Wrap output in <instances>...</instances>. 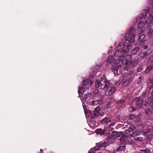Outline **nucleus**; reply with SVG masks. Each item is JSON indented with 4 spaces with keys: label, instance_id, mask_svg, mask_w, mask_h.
<instances>
[{
    "label": "nucleus",
    "instance_id": "nucleus-40",
    "mask_svg": "<svg viewBox=\"0 0 153 153\" xmlns=\"http://www.w3.org/2000/svg\"><path fill=\"white\" fill-rule=\"evenodd\" d=\"M93 78V75H91L90 76H89V79H90L91 80H92V78Z\"/></svg>",
    "mask_w": 153,
    "mask_h": 153
},
{
    "label": "nucleus",
    "instance_id": "nucleus-14",
    "mask_svg": "<svg viewBox=\"0 0 153 153\" xmlns=\"http://www.w3.org/2000/svg\"><path fill=\"white\" fill-rule=\"evenodd\" d=\"M105 130L104 129L103 131L101 128L97 129L96 130V132L98 134H100L102 135L104 134V132L105 131Z\"/></svg>",
    "mask_w": 153,
    "mask_h": 153
},
{
    "label": "nucleus",
    "instance_id": "nucleus-8",
    "mask_svg": "<svg viewBox=\"0 0 153 153\" xmlns=\"http://www.w3.org/2000/svg\"><path fill=\"white\" fill-rule=\"evenodd\" d=\"M111 116L109 115H108L106 117L102 120L101 122L103 123H105L111 122Z\"/></svg>",
    "mask_w": 153,
    "mask_h": 153
},
{
    "label": "nucleus",
    "instance_id": "nucleus-10",
    "mask_svg": "<svg viewBox=\"0 0 153 153\" xmlns=\"http://www.w3.org/2000/svg\"><path fill=\"white\" fill-rule=\"evenodd\" d=\"M145 23L149 27L153 26V19L150 18L145 21Z\"/></svg>",
    "mask_w": 153,
    "mask_h": 153
},
{
    "label": "nucleus",
    "instance_id": "nucleus-41",
    "mask_svg": "<svg viewBox=\"0 0 153 153\" xmlns=\"http://www.w3.org/2000/svg\"><path fill=\"white\" fill-rule=\"evenodd\" d=\"M148 68L149 71L152 69V66H150L149 67H148Z\"/></svg>",
    "mask_w": 153,
    "mask_h": 153
},
{
    "label": "nucleus",
    "instance_id": "nucleus-39",
    "mask_svg": "<svg viewBox=\"0 0 153 153\" xmlns=\"http://www.w3.org/2000/svg\"><path fill=\"white\" fill-rule=\"evenodd\" d=\"M115 125V123L114 122V123H111V124L110 125H109V126H114Z\"/></svg>",
    "mask_w": 153,
    "mask_h": 153
},
{
    "label": "nucleus",
    "instance_id": "nucleus-35",
    "mask_svg": "<svg viewBox=\"0 0 153 153\" xmlns=\"http://www.w3.org/2000/svg\"><path fill=\"white\" fill-rule=\"evenodd\" d=\"M129 109V110L131 111H134L135 109V108L134 107H130Z\"/></svg>",
    "mask_w": 153,
    "mask_h": 153
},
{
    "label": "nucleus",
    "instance_id": "nucleus-30",
    "mask_svg": "<svg viewBox=\"0 0 153 153\" xmlns=\"http://www.w3.org/2000/svg\"><path fill=\"white\" fill-rule=\"evenodd\" d=\"M129 128L131 129V130L134 131L135 129V127L133 125H130L129 127Z\"/></svg>",
    "mask_w": 153,
    "mask_h": 153
},
{
    "label": "nucleus",
    "instance_id": "nucleus-25",
    "mask_svg": "<svg viewBox=\"0 0 153 153\" xmlns=\"http://www.w3.org/2000/svg\"><path fill=\"white\" fill-rule=\"evenodd\" d=\"M126 143H127V142H128L129 143V144H131L132 143L131 142V138L128 136H127V135H126Z\"/></svg>",
    "mask_w": 153,
    "mask_h": 153
},
{
    "label": "nucleus",
    "instance_id": "nucleus-24",
    "mask_svg": "<svg viewBox=\"0 0 153 153\" xmlns=\"http://www.w3.org/2000/svg\"><path fill=\"white\" fill-rule=\"evenodd\" d=\"M134 139L135 140L137 141L143 142L144 141V140H143V137H141L134 138Z\"/></svg>",
    "mask_w": 153,
    "mask_h": 153
},
{
    "label": "nucleus",
    "instance_id": "nucleus-27",
    "mask_svg": "<svg viewBox=\"0 0 153 153\" xmlns=\"http://www.w3.org/2000/svg\"><path fill=\"white\" fill-rule=\"evenodd\" d=\"M131 68V67H130V65H129V63H128V65L124 68V70L128 71Z\"/></svg>",
    "mask_w": 153,
    "mask_h": 153
},
{
    "label": "nucleus",
    "instance_id": "nucleus-42",
    "mask_svg": "<svg viewBox=\"0 0 153 153\" xmlns=\"http://www.w3.org/2000/svg\"><path fill=\"white\" fill-rule=\"evenodd\" d=\"M124 102V101L122 100V101H121L118 102V103L119 104H120V103H123Z\"/></svg>",
    "mask_w": 153,
    "mask_h": 153
},
{
    "label": "nucleus",
    "instance_id": "nucleus-18",
    "mask_svg": "<svg viewBox=\"0 0 153 153\" xmlns=\"http://www.w3.org/2000/svg\"><path fill=\"white\" fill-rule=\"evenodd\" d=\"M139 55L142 58H143L148 56V53L147 52H141L139 53Z\"/></svg>",
    "mask_w": 153,
    "mask_h": 153
},
{
    "label": "nucleus",
    "instance_id": "nucleus-16",
    "mask_svg": "<svg viewBox=\"0 0 153 153\" xmlns=\"http://www.w3.org/2000/svg\"><path fill=\"white\" fill-rule=\"evenodd\" d=\"M91 95V93L90 92H88L87 93L84 94L83 100L85 101L86 99L88 98Z\"/></svg>",
    "mask_w": 153,
    "mask_h": 153
},
{
    "label": "nucleus",
    "instance_id": "nucleus-22",
    "mask_svg": "<svg viewBox=\"0 0 153 153\" xmlns=\"http://www.w3.org/2000/svg\"><path fill=\"white\" fill-rule=\"evenodd\" d=\"M145 37V35L143 34L141 35L140 36H139L138 38L137 39V41L140 42V41L144 39Z\"/></svg>",
    "mask_w": 153,
    "mask_h": 153
},
{
    "label": "nucleus",
    "instance_id": "nucleus-31",
    "mask_svg": "<svg viewBox=\"0 0 153 153\" xmlns=\"http://www.w3.org/2000/svg\"><path fill=\"white\" fill-rule=\"evenodd\" d=\"M153 30H149L147 33V35L148 36L150 35L153 33Z\"/></svg>",
    "mask_w": 153,
    "mask_h": 153
},
{
    "label": "nucleus",
    "instance_id": "nucleus-5",
    "mask_svg": "<svg viewBox=\"0 0 153 153\" xmlns=\"http://www.w3.org/2000/svg\"><path fill=\"white\" fill-rule=\"evenodd\" d=\"M133 101L134 102H136V104L137 105V108H140L142 106V103L143 100L140 99V97H138L135 98Z\"/></svg>",
    "mask_w": 153,
    "mask_h": 153
},
{
    "label": "nucleus",
    "instance_id": "nucleus-3",
    "mask_svg": "<svg viewBox=\"0 0 153 153\" xmlns=\"http://www.w3.org/2000/svg\"><path fill=\"white\" fill-rule=\"evenodd\" d=\"M104 86L103 88V90L106 91V95L108 96L111 95L116 90L115 87L111 86L108 81H104Z\"/></svg>",
    "mask_w": 153,
    "mask_h": 153
},
{
    "label": "nucleus",
    "instance_id": "nucleus-1",
    "mask_svg": "<svg viewBox=\"0 0 153 153\" xmlns=\"http://www.w3.org/2000/svg\"><path fill=\"white\" fill-rule=\"evenodd\" d=\"M135 31V27L133 26L131 27L128 30V32L126 35V38H129L132 35V36L130 38V39H126L125 41L124 42V44L125 45L127 46L126 48V51H125L123 50V48H121V50L119 49V50H116L115 53V55L116 56H118L119 55H117L118 52H122L123 53H128L129 52V50L131 49V46L130 45H126V42H129L131 43L133 42L134 41H136L137 39V38H136V37L135 36V34H134V32Z\"/></svg>",
    "mask_w": 153,
    "mask_h": 153
},
{
    "label": "nucleus",
    "instance_id": "nucleus-12",
    "mask_svg": "<svg viewBox=\"0 0 153 153\" xmlns=\"http://www.w3.org/2000/svg\"><path fill=\"white\" fill-rule=\"evenodd\" d=\"M100 102V101L98 100H93L89 102L90 105H93V106H96L97 105H98Z\"/></svg>",
    "mask_w": 153,
    "mask_h": 153
},
{
    "label": "nucleus",
    "instance_id": "nucleus-29",
    "mask_svg": "<svg viewBox=\"0 0 153 153\" xmlns=\"http://www.w3.org/2000/svg\"><path fill=\"white\" fill-rule=\"evenodd\" d=\"M151 110L149 108H147L145 110V112L146 114H148L151 113Z\"/></svg>",
    "mask_w": 153,
    "mask_h": 153
},
{
    "label": "nucleus",
    "instance_id": "nucleus-17",
    "mask_svg": "<svg viewBox=\"0 0 153 153\" xmlns=\"http://www.w3.org/2000/svg\"><path fill=\"white\" fill-rule=\"evenodd\" d=\"M144 132V131H143V130H142V131L140 130V132H132L131 133V134H129V135L131 137H134L136 136H137V135L138 134H139L140 132Z\"/></svg>",
    "mask_w": 153,
    "mask_h": 153
},
{
    "label": "nucleus",
    "instance_id": "nucleus-11",
    "mask_svg": "<svg viewBox=\"0 0 153 153\" xmlns=\"http://www.w3.org/2000/svg\"><path fill=\"white\" fill-rule=\"evenodd\" d=\"M99 108L97 107L91 114V115L93 114L94 116H98L99 115Z\"/></svg>",
    "mask_w": 153,
    "mask_h": 153
},
{
    "label": "nucleus",
    "instance_id": "nucleus-44",
    "mask_svg": "<svg viewBox=\"0 0 153 153\" xmlns=\"http://www.w3.org/2000/svg\"><path fill=\"white\" fill-rule=\"evenodd\" d=\"M148 46L147 45H145L143 47V48L144 49H145L148 48Z\"/></svg>",
    "mask_w": 153,
    "mask_h": 153
},
{
    "label": "nucleus",
    "instance_id": "nucleus-45",
    "mask_svg": "<svg viewBox=\"0 0 153 153\" xmlns=\"http://www.w3.org/2000/svg\"><path fill=\"white\" fill-rule=\"evenodd\" d=\"M117 119L118 120H120L121 119V117L120 116H118L117 117Z\"/></svg>",
    "mask_w": 153,
    "mask_h": 153
},
{
    "label": "nucleus",
    "instance_id": "nucleus-4",
    "mask_svg": "<svg viewBox=\"0 0 153 153\" xmlns=\"http://www.w3.org/2000/svg\"><path fill=\"white\" fill-rule=\"evenodd\" d=\"M132 79V77L131 75L129 74L127 75V76H126L123 78V85H126L128 84V83L131 81Z\"/></svg>",
    "mask_w": 153,
    "mask_h": 153
},
{
    "label": "nucleus",
    "instance_id": "nucleus-6",
    "mask_svg": "<svg viewBox=\"0 0 153 153\" xmlns=\"http://www.w3.org/2000/svg\"><path fill=\"white\" fill-rule=\"evenodd\" d=\"M126 134H123L122 136V137L119 139V144L120 145H125L127 143L126 140Z\"/></svg>",
    "mask_w": 153,
    "mask_h": 153
},
{
    "label": "nucleus",
    "instance_id": "nucleus-7",
    "mask_svg": "<svg viewBox=\"0 0 153 153\" xmlns=\"http://www.w3.org/2000/svg\"><path fill=\"white\" fill-rule=\"evenodd\" d=\"M105 146V143L104 142L98 143L96 144V146L93 149V150L94 151H97L100 148Z\"/></svg>",
    "mask_w": 153,
    "mask_h": 153
},
{
    "label": "nucleus",
    "instance_id": "nucleus-36",
    "mask_svg": "<svg viewBox=\"0 0 153 153\" xmlns=\"http://www.w3.org/2000/svg\"><path fill=\"white\" fill-rule=\"evenodd\" d=\"M120 62V60L119 59H117L115 61V63L116 64H117Z\"/></svg>",
    "mask_w": 153,
    "mask_h": 153
},
{
    "label": "nucleus",
    "instance_id": "nucleus-34",
    "mask_svg": "<svg viewBox=\"0 0 153 153\" xmlns=\"http://www.w3.org/2000/svg\"><path fill=\"white\" fill-rule=\"evenodd\" d=\"M99 115H100V116H102L103 115V112H102V110H100L99 108Z\"/></svg>",
    "mask_w": 153,
    "mask_h": 153
},
{
    "label": "nucleus",
    "instance_id": "nucleus-32",
    "mask_svg": "<svg viewBox=\"0 0 153 153\" xmlns=\"http://www.w3.org/2000/svg\"><path fill=\"white\" fill-rule=\"evenodd\" d=\"M143 67L142 66H140L137 69V71L138 72H139L142 71L143 69Z\"/></svg>",
    "mask_w": 153,
    "mask_h": 153
},
{
    "label": "nucleus",
    "instance_id": "nucleus-37",
    "mask_svg": "<svg viewBox=\"0 0 153 153\" xmlns=\"http://www.w3.org/2000/svg\"><path fill=\"white\" fill-rule=\"evenodd\" d=\"M130 118L131 119H132L135 117V116L132 114H131L129 116Z\"/></svg>",
    "mask_w": 153,
    "mask_h": 153
},
{
    "label": "nucleus",
    "instance_id": "nucleus-9",
    "mask_svg": "<svg viewBox=\"0 0 153 153\" xmlns=\"http://www.w3.org/2000/svg\"><path fill=\"white\" fill-rule=\"evenodd\" d=\"M138 62V60L137 59H135L131 60L128 62L129 65H130V67H133L135 64H137Z\"/></svg>",
    "mask_w": 153,
    "mask_h": 153
},
{
    "label": "nucleus",
    "instance_id": "nucleus-21",
    "mask_svg": "<svg viewBox=\"0 0 153 153\" xmlns=\"http://www.w3.org/2000/svg\"><path fill=\"white\" fill-rule=\"evenodd\" d=\"M126 148V147L125 146H120L119 147H118L116 151H121L123 150H124Z\"/></svg>",
    "mask_w": 153,
    "mask_h": 153
},
{
    "label": "nucleus",
    "instance_id": "nucleus-26",
    "mask_svg": "<svg viewBox=\"0 0 153 153\" xmlns=\"http://www.w3.org/2000/svg\"><path fill=\"white\" fill-rule=\"evenodd\" d=\"M121 66L120 65H118L114 69V72L115 74H117L118 73V70L120 69Z\"/></svg>",
    "mask_w": 153,
    "mask_h": 153
},
{
    "label": "nucleus",
    "instance_id": "nucleus-49",
    "mask_svg": "<svg viewBox=\"0 0 153 153\" xmlns=\"http://www.w3.org/2000/svg\"><path fill=\"white\" fill-rule=\"evenodd\" d=\"M152 81H153V79L152 80Z\"/></svg>",
    "mask_w": 153,
    "mask_h": 153
},
{
    "label": "nucleus",
    "instance_id": "nucleus-19",
    "mask_svg": "<svg viewBox=\"0 0 153 153\" xmlns=\"http://www.w3.org/2000/svg\"><path fill=\"white\" fill-rule=\"evenodd\" d=\"M144 26V23L142 21H140L138 23V27L139 28H141L143 27Z\"/></svg>",
    "mask_w": 153,
    "mask_h": 153
},
{
    "label": "nucleus",
    "instance_id": "nucleus-23",
    "mask_svg": "<svg viewBox=\"0 0 153 153\" xmlns=\"http://www.w3.org/2000/svg\"><path fill=\"white\" fill-rule=\"evenodd\" d=\"M140 151L143 152V153H150V151L149 149H145L140 150Z\"/></svg>",
    "mask_w": 153,
    "mask_h": 153
},
{
    "label": "nucleus",
    "instance_id": "nucleus-46",
    "mask_svg": "<svg viewBox=\"0 0 153 153\" xmlns=\"http://www.w3.org/2000/svg\"><path fill=\"white\" fill-rule=\"evenodd\" d=\"M40 153H43V151L42 149H41L40 150Z\"/></svg>",
    "mask_w": 153,
    "mask_h": 153
},
{
    "label": "nucleus",
    "instance_id": "nucleus-38",
    "mask_svg": "<svg viewBox=\"0 0 153 153\" xmlns=\"http://www.w3.org/2000/svg\"><path fill=\"white\" fill-rule=\"evenodd\" d=\"M149 103H150V105L152 106V108L153 110V102H152V101L151 102V101H150Z\"/></svg>",
    "mask_w": 153,
    "mask_h": 153
},
{
    "label": "nucleus",
    "instance_id": "nucleus-20",
    "mask_svg": "<svg viewBox=\"0 0 153 153\" xmlns=\"http://www.w3.org/2000/svg\"><path fill=\"white\" fill-rule=\"evenodd\" d=\"M139 50V48L137 47L135 48L133 50H132L131 51V53L132 54H135Z\"/></svg>",
    "mask_w": 153,
    "mask_h": 153
},
{
    "label": "nucleus",
    "instance_id": "nucleus-33",
    "mask_svg": "<svg viewBox=\"0 0 153 153\" xmlns=\"http://www.w3.org/2000/svg\"><path fill=\"white\" fill-rule=\"evenodd\" d=\"M122 62L123 64L126 65L127 64V60L125 59H124L123 60H122Z\"/></svg>",
    "mask_w": 153,
    "mask_h": 153
},
{
    "label": "nucleus",
    "instance_id": "nucleus-28",
    "mask_svg": "<svg viewBox=\"0 0 153 153\" xmlns=\"http://www.w3.org/2000/svg\"><path fill=\"white\" fill-rule=\"evenodd\" d=\"M123 53V54H124L123 53H122V52H118V54H117V55H119V56H118V57H119V58L120 59L122 60L123 58H124V56L123 55H121V56H120V53ZM114 55L116 56H117L118 57V56H116L115 55V54H114Z\"/></svg>",
    "mask_w": 153,
    "mask_h": 153
},
{
    "label": "nucleus",
    "instance_id": "nucleus-47",
    "mask_svg": "<svg viewBox=\"0 0 153 153\" xmlns=\"http://www.w3.org/2000/svg\"><path fill=\"white\" fill-rule=\"evenodd\" d=\"M94 96H95V97H96V95H95V93H94Z\"/></svg>",
    "mask_w": 153,
    "mask_h": 153
},
{
    "label": "nucleus",
    "instance_id": "nucleus-43",
    "mask_svg": "<svg viewBox=\"0 0 153 153\" xmlns=\"http://www.w3.org/2000/svg\"><path fill=\"white\" fill-rule=\"evenodd\" d=\"M111 126H109L108 127V129L109 131H111L113 129V128H111Z\"/></svg>",
    "mask_w": 153,
    "mask_h": 153
},
{
    "label": "nucleus",
    "instance_id": "nucleus-2",
    "mask_svg": "<svg viewBox=\"0 0 153 153\" xmlns=\"http://www.w3.org/2000/svg\"><path fill=\"white\" fill-rule=\"evenodd\" d=\"M93 82V80L87 79L83 80V86H79L78 90V93L79 95L84 93L85 88H89L91 86Z\"/></svg>",
    "mask_w": 153,
    "mask_h": 153
},
{
    "label": "nucleus",
    "instance_id": "nucleus-15",
    "mask_svg": "<svg viewBox=\"0 0 153 153\" xmlns=\"http://www.w3.org/2000/svg\"><path fill=\"white\" fill-rule=\"evenodd\" d=\"M114 60V59L113 57L111 56H109L107 59L106 61L108 63H111L113 62Z\"/></svg>",
    "mask_w": 153,
    "mask_h": 153
},
{
    "label": "nucleus",
    "instance_id": "nucleus-13",
    "mask_svg": "<svg viewBox=\"0 0 153 153\" xmlns=\"http://www.w3.org/2000/svg\"><path fill=\"white\" fill-rule=\"evenodd\" d=\"M101 82H102L103 81H101V82H100L98 80H96L95 82V87L96 88L101 87L103 89V88H102V87L103 86V85L102 83Z\"/></svg>",
    "mask_w": 153,
    "mask_h": 153
},
{
    "label": "nucleus",
    "instance_id": "nucleus-48",
    "mask_svg": "<svg viewBox=\"0 0 153 153\" xmlns=\"http://www.w3.org/2000/svg\"><path fill=\"white\" fill-rule=\"evenodd\" d=\"M121 45H123V44H121ZM120 45H121V44H120Z\"/></svg>",
    "mask_w": 153,
    "mask_h": 153
}]
</instances>
